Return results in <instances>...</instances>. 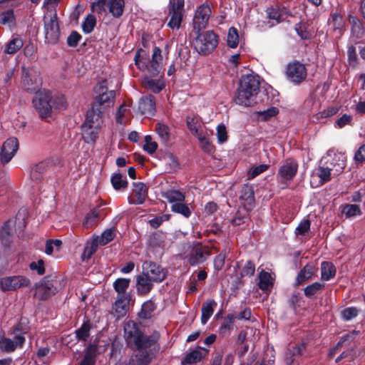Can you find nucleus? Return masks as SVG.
Wrapping results in <instances>:
<instances>
[{"label":"nucleus","instance_id":"f257e3e1","mask_svg":"<svg viewBox=\"0 0 365 365\" xmlns=\"http://www.w3.org/2000/svg\"><path fill=\"white\" fill-rule=\"evenodd\" d=\"M124 338L130 348L142 351L136 355L138 365H148L150 362L149 354L144 351L153 346L158 337L144 334L137 323L129 320L124 324Z\"/></svg>","mask_w":365,"mask_h":365},{"label":"nucleus","instance_id":"f03ea898","mask_svg":"<svg viewBox=\"0 0 365 365\" xmlns=\"http://www.w3.org/2000/svg\"><path fill=\"white\" fill-rule=\"evenodd\" d=\"M259 88V76L254 74L242 76L236 93L235 103L247 107L253 106L257 102Z\"/></svg>","mask_w":365,"mask_h":365},{"label":"nucleus","instance_id":"7ed1b4c3","mask_svg":"<svg viewBox=\"0 0 365 365\" xmlns=\"http://www.w3.org/2000/svg\"><path fill=\"white\" fill-rule=\"evenodd\" d=\"M32 103L41 118L50 117L53 109L63 110L66 108L64 96H52L48 91H41L33 98Z\"/></svg>","mask_w":365,"mask_h":365},{"label":"nucleus","instance_id":"20e7f679","mask_svg":"<svg viewBox=\"0 0 365 365\" xmlns=\"http://www.w3.org/2000/svg\"><path fill=\"white\" fill-rule=\"evenodd\" d=\"M159 47H154L151 59L143 48L137 50L134 61L137 68L142 71H148L151 76H157L162 69L163 56Z\"/></svg>","mask_w":365,"mask_h":365},{"label":"nucleus","instance_id":"39448f33","mask_svg":"<svg viewBox=\"0 0 365 365\" xmlns=\"http://www.w3.org/2000/svg\"><path fill=\"white\" fill-rule=\"evenodd\" d=\"M103 124L102 116L93 110H88L85 122L81 125L82 138L85 143H93L98 138Z\"/></svg>","mask_w":365,"mask_h":365},{"label":"nucleus","instance_id":"423d86ee","mask_svg":"<svg viewBox=\"0 0 365 365\" xmlns=\"http://www.w3.org/2000/svg\"><path fill=\"white\" fill-rule=\"evenodd\" d=\"M124 6V0H96L91 4L93 12L99 15L110 13L114 18H119L123 15Z\"/></svg>","mask_w":365,"mask_h":365},{"label":"nucleus","instance_id":"0eeeda50","mask_svg":"<svg viewBox=\"0 0 365 365\" xmlns=\"http://www.w3.org/2000/svg\"><path fill=\"white\" fill-rule=\"evenodd\" d=\"M218 41V36L212 31H200L194 39L195 49L200 54L206 56L215 50Z\"/></svg>","mask_w":365,"mask_h":365},{"label":"nucleus","instance_id":"6e6552de","mask_svg":"<svg viewBox=\"0 0 365 365\" xmlns=\"http://www.w3.org/2000/svg\"><path fill=\"white\" fill-rule=\"evenodd\" d=\"M105 82H102L96 88V93H98L95 98V101L89 110H93L95 113H99L102 116L103 110L113 106L115 97V91H108Z\"/></svg>","mask_w":365,"mask_h":365},{"label":"nucleus","instance_id":"1a4fd4ad","mask_svg":"<svg viewBox=\"0 0 365 365\" xmlns=\"http://www.w3.org/2000/svg\"><path fill=\"white\" fill-rule=\"evenodd\" d=\"M45 41L48 43H56L60 37V29L56 11H48L43 17Z\"/></svg>","mask_w":365,"mask_h":365},{"label":"nucleus","instance_id":"9d476101","mask_svg":"<svg viewBox=\"0 0 365 365\" xmlns=\"http://www.w3.org/2000/svg\"><path fill=\"white\" fill-rule=\"evenodd\" d=\"M41 85L42 79L38 71L22 67L21 86L25 91L36 95Z\"/></svg>","mask_w":365,"mask_h":365},{"label":"nucleus","instance_id":"9b49d317","mask_svg":"<svg viewBox=\"0 0 365 365\" xmlns=\"http://www.w3.org/2000/svg\"><path fill=\"white\" fill-rule=\"evenodd\" d=\"M322 162L331 168L334 176H337L343 173L346 167V156L343 153L329 150L323 157L321 163Z\"/></svg>","mask_w":365,"mask_h":365},{"label":"nucleus","instance_id":"f8f14e48","mask_svg":"<svg viewBox=\"0 0 365 365\" xmlns=\"http://www.w3.org/2000/svg\"><path fill=\"white\" fill-rule=\"evenodd\" d=\"M57 278L46 277L36 284L34 295L40 300H46L52 295H54L59 287L57 284Z\"/></svg>","mask_w":365,"mask_h":365},{"label":"nucleus","instance_id":"ddd939ff","mask_svg":"<svg viewBox=\"0 0 365 365\" xmlns=\"http://www.w3.org/2000/svg\"><path fill=\"white\" fill-rule=\"evenodd\" d=\"M185 0H170L168 5L169 21L168 26L172 29L180 27L184 15Z\"/></svg>","mask_w":365,"mask_h":365},{"label":"nucleus","instance_id":"4468645a","mask_svg":"<svg viewBox=\"0 0 365 365\" xmlns=\"http://www.w3.org/2000/svg\"><path fill=\"white\" fill-rule=\"evenodd\" d=\"M143 273L155 283L164 281L168 275V270L157 263L147 260L142 265Z\"/></svg>","mask_w":365,"mask_h":365},{"label":"nucleus","instance_id":"2eb2a0df","mask_svg":"<svg viewBox=\"0 0 365 365\" xmlns=\"http://www.w3.org/2000/svg\"><path fill=\"white\" fill-rule=\"evenodd\" d=\"M286 76L292 83L297 85L300 84L307 76L305 65L299 61L289 63L287 67Z\"/></svg>","mask_w":365,"mask_h":365},{"label":"nucleus","instance_id":"dca6fc26","mask_svg":"<svg viewBox=\"0 0 365 365\" xmlns=\"http://www.w3.org/2000/svg\"><path fill=\"white\" fill-rule=\"evenodd\" d=\"M30 280L22 275L4 277L0 279V287L3 292L14 291L29 286Z\"/></svg>","mask_w":365,"mask_h":365},{"label":"nucleus","instance_id":"f3484780","mask_svg":"<svg viewBox=\"0 0 365 365\" xmlns=\"http://www.w3.org/2000/svg\"><path fill=\"white\" fill-rule=\"evenodd\" d=\"M211 14V9L207 4H202L197 8L193 18V27L197 32L201 31L206 27Z\"/></svg>","mask_w":365,"mask_h":365},{"label":"nucleus","instance_id":"a211bd4d","mask_svg":"<svg viewBox=\"0 0 365 365\" xmlns=\"http://www.w3.org/2000/svg\"><path fill=\"white\" fill-rule=\"evenodd\" d=\"M19 149V140L11 137L5 140L1 148L0 161L4 165L11 160Z\"/></svg>","mask_w":365,"mask_h":365},{"label":"nucleus","instance_id":"6ab92c4d","mask_svg":"<svg viewBox=\"0 0 365 365\" xmlns=\"http://www.w3.org/2000/svg\"><path fill=\"white\" fill-rule=\"evenodd\" d=\"M333 176L331 168L324 163L313 171L311 185L312 187H319L331 180Z\"/></svg>","mask_w":365,"mask_h":365},{"label":"nucleus","instance_id":"aec40b11","mask_svg":"<svg viewBox=\"0 0 365 365\" xmlns=\"http://www.w3.org/2000/svg\"><path fill=\"white\" fill-rule=\"evenodd\" d=\"M266 16L275 24H279L289 16V10L282 4L273 3L268 6L265 10Z\"/></svg>","mask_w":365,"mask_h":365},{"label":"nucleus","instance_id":"412c9836","mask_svg":"<svg viewBox=\"0 0 365 365\" xmlns=\"http://www.w3.org/2000/svg\"><path fill=\"white\" fill-rule=\"evenodd\" d=\"M297 169V162L292 158H289L279 168L278 175L282 181H290L296 175Z\"/></svg>","mask_w":365,"mask_h":365},{"label":"nucleus","instance_id":"4be33fe9","mask_svg":"<svg viewBox=\"0 0 365 365\" xmlns=\"http://www.w3.org/2000/svg\"><path fill=\"white\" fill-rule=\"evenodd\" d=\"M207 254L206 248L200 242H194L188 256V262L192 266L201 264L205 261Z\"/></svg>","mask_w":365,"mask_h":365},{"label":"nucleus","instance_id":"5701e85b","mask_svg":"<svg viewBox=\"0 0 365 365\" xmlns=\"http://www.w3.org/2000/svg\"><path fill=\"white\" fill-rule=\"evenodd\" d=\"M132 197L129 200L130 204H143L148 197V187L145 184L140 182H133Z\"/></svg>","mask_w":365,"mask_h":365},{"label":"nucleus","instance_id":"b1692460","mask_svg":"<svg viewBox=\"0 0 365 365\" xmlns=\"http://www.w3.org/2000/svg\"><path fill=\"white\" fill-rule=\"evenodd\" d=\"M153 280L148 277L145 273H141L136 277V290L140 296H145L149 294L153 288Z\"/></svg>","mask_w":365,"mask_h":365},{"label":"nucleus","instance_id":"393cba45","mask_svg":"<svg viewBox=\"0 0 365 365\" xmlns=\"http://www.w3.org/2000/svg\"><path fill=\"white\" fill-rule=\"evenodd\" d=\"M240 200L246 210L251 209L255 204L254 187L252 185L245 184L241 189Z\"/></svg>","mask_w":365,"mask_h":365},{"label":"nucleus","instance_id":"a878e982","mask_svg":"<svg viewBox=\"0 0 365 365\" xmlns=\"http://www.w3.org/2000/svg\"><path fill=\"white\" fill-rule=\"evenodd\" d=\"M138 109L141 114L153 115L155 112V101L153 96L148 95L140 98Z\"/></svg>","mask_w":365,"mask_h":365},{"label":"nucleus","instance_id":"bb28decb","mask_svg":"<svg viewBox=\"0 0 365 365\" xmlns=\"http://www.w3.org/2000/svg\"><path fill=\"white\" fill-rule=\"evenodd\" d=\"M130 300V297L117 296L116 301L113 306V314L117 319L126 314Z\"/></svg>","mask_w":365,"mask_h":365},{"label":"nucleus","instance_id":"cd10ccee","mask_svg":"<svg viewBox=\"0 0 365 365\" xmlns=\"http://www.w3.org/2000/svg\"><path fill=\"white\" fill-rule=\"evenodd\" d=\"M329 24L333 27L334 31L339 36H341L345 29L346 25L342 14L337 10L335 11H332L329 18Z\"/></svg>","mask_w":365,"mask_h":365},{"label":"nucleus","instance_id":"c85d7f7f","mask_svg":"<svg viewBox=\"0 0 365 365\" xmlns=\"http://www.w3.org/2000/svg\"><path fill=\"white\" fill-rule=\"evenodd\" d=\"M14 224L15 222L13 220H9L0 230V240L5 247L9 246L12 240Z\"/></svg>","mask_w":365,"mask_h":365},{"label":"nucleus","instance_id":"c756f323","mask_svg":"<svg viewBox=\"0 0 365 365\" xmlns=\"http://www.w3.org/2000/svg\"><path fill=\"white\" fill-rule=\"evenodd\" d=\"M208 353V349L198 347L197 349L192 350L190 353L187 354L186 356L182 359V364H191L197 363Z\"/></svg>","mask_w":365,"mask_h":365},{"label":"nucleus","instance_id":"7c9ffc66","mask_svg":"<svg viewBox=\"0 0 365 365\" xmlns=\"http://www.w3.org/2000/svg\"><path fill=\"white\" fill-rule=\"evenodd\" d=\"M217 302L214 299H209L204 302L201 309V323L205 324L214 313Z\"/></svg>","mask_w":365,"mask_h":365},{"label":"nucleus","instance_id":"2f4dec72","mask_svg":"<svg viewBox=\"0 0 365 365\" xmlns=\"http://www.w3.org/2000/svg\"><path fill=\"white\" fill-rule=\"evenodd\" d=\"M258 286L264 292L270 291L273 286L274 278L272 274L263 269L259 272Z\"/></svg>","mask_w":365,"mask_h":365},{"label":"nucleus","instance_id":"473e14b6","mask_svg":"<svg viewBox=\"0 0 365 365\" xmlns=\"http://www.w3.org/2000/svg\"><path fill=\"white\" fill-rule=\"evenodd\" d=\"M98 346L94 344H89L86 350L83 359L79 365H95Z\"/></svg>","mask_w":365,"mask_h":365},{"label":"nucleus","instance_id":"72a5a7b5","mask_svg":"<svg viewBox=\"0 0 365 365\" xmlns=\"http://www.w3.org/2000/svg\"><path fill=\"white\" fill-rule=\"evenodd\" d=\"M130 280L126 278H118L113 282V288L118 293V296H125L131 297L130 294L127 292L129 287Z\"/></svg>","mask_w":365,"mask_h":365},{"label":"nucleus","instance_id":"f704fd0d","mask_svg":"<svg viewBox=\"0 0 365 365\" xmlns=\"http://www.w3.org/2000/svg\"><path fill=\"white\" fill-rule=\"evenodd\" d=\"M317 271L316 267L313 264L308 263L299 272L297 277V282L302 284L307 280L311 279Z\"/></svg>","mask_w":365,"mask_h":365},{"label":"nucleus","instance_id":"c9c22d12","mask_svg":"<svg viewBox=\"0 0 365 365\" xmlns=\"http://www.w3.org/2000/svg\"><path fill=\"white\" fill-rule=\"evenodd\" d=\"M157 305L153 299L145 302L141 307L138 317L143 319H147L151 317L152 313L156 309Z\"/></svg>","mask_w":365,"mask_h":365},{"label":"nucleus","instance_id":"e433bc0d","mask_svg":"<svg viewBox=\"0 0 365 365\" xmlns=\"http://www.w3.org/2000/svg\"><path fill=\"white\" fill-rule=\"evenodd\" d=\"M336 270L334 265L330 262H323L321 264V278L324 281H329L334 278Z\"/></svg>","mask_w":365,"mask_h":365},{"label":"nucleus","instance_id":"4c0bfd02","mask_svg":"<svg viewBox=\"0 0 365 365\" xmlns=\"http://www.w3.org/2000/svg\"><path fill=\"white\" fill-rule=\"evenodd\" d=\"M306 346L304 343H300L292 347V349L287 353L285 361L287 364H291L295 359V357L302 356L305 351Z\"/></svg>","mask_w":365,"mask_h":365},{"label":"nucleus","instance_id":"58836bf2","mask_svg":"<svg viewBox=\"0 0 365 365\" xmlns=\"http://www.w3.org/2000/svg\"><path fill=\"white\" fill-rule=\"evenodd\" d=\"M110 182L115 190H125L128 186L126 177L119 172L115 173L111 175Z\"/></svg>","mask_w":365,"mask_h":365},{"label":"nucleus","instance_id":"ea45409f","mask_svg":"<svg viewBox=\"0 0 365 365\" xmlns=\"http://www.w3.org/2000/svg\"><path fill=\"white\" fill-rule=\"evenodd\" d=\"M162 197L171 203L183 202L185 195L180 191L176 190H168L162 192Z\"/></svg>","mask_w":365,"mask_h":365},{"label":"nucleus","instance_id":"a19ab883","mask_svg":"<svg viewBox=\"0 0 365 365\" xmlns=\"http://www.w3.org/2000/svg\"><path fill=\"white\" fill-rule=\"evenodd\" d=\"M235 322V317L232 314L226 316L221 326L219 328V333L220 335L229 334L233 329L234 323Z\"/></svg>","mask_w":365,"mask_h":365},{"label":"nucleus","instance_id":"79ce46f5","mask_svg":"<svg viewBox=\"0 0 365 365\" xmlns=\"http://www.w3.org/2000/svg\"><path fill=\"white\" fill-rule=\"evenodd\" d=\"M24 46V42L19 36H14L5 46L4 52L8 54H14Z\"/></svg>","mask_w":365,"mask_h":365},{"label":"nucleus","instance_id":"37998d69","mask_svg":"<svg viewBox=\"0 0 365 365\" xmlns=\"http://www.w3.org/2000/svg\"><path fill=\"white\" fill-rule=\"evenodd\" d=\"M91 326L88 321L83 322L81 327L75 331L78 340L86 341L90 336Z\"/></svg>","mask_w":365,"mask_h":365},{"label":"nucleus","instance_id":"c03bdc74","mask_svg":"<svg viewBox=\"0 0 365 365\" xmlns=\"http://www.w3.org/2000/svg\"><path fill=\"white\" fill-rule=\"evenodd\" d=\"M342 213L348 218L359 216L362 214L359 206L355 204L345 205L342 209Z\"/></svg>","mask_w":365,"mask_h":365},{"label":"nucleus","instance_id":"a18cd8bd","mask_svg":"<svg viewBox=\"0 0 365 365\" xmlns=\"http://www.w3.org/2000/svg\"><path fill=\"white\" fill-rule=\"evenodd\" d=\"M171 210L175 213L182 215L186 218H188L191 215V210L190 207L182 203V202H176L172 205Z\"/></svg>","mask_w":365,"mask_h":365},{"label":"nucleus","instance_id":"49530a36","mask_svg":"<svg viewBox=\"0 0 365 365\" xmlns=\"http://www.w3.org/2000/svg\"><path fill=\"white\" fill-rule=\"evenodd\" d=\"M115 237V229L110 228L106 230L101 236L96 237L100 245H105L112 241Z\"/></svg>","mask_w":365,"mask_h":365},{"label":"nucleus","instance_id":"de8ad7c7","mask_svg":"<svg viewBox=\"0 0 365 365\" xmlns=\"http://www.w3.org/2000/svg\"><path fill=\"white\" fill-rule=\"evenodd\" d=\"M227 43V46L232 48H235L238 46L239 34L236 28L232 26L229 29Z\"/></svg>","mask_w":365,"mask_h":365},{"label":"nucleus","instance_id":"09e8293b","mask_svg":"<svg viewBox=\"0 0 365 365\" xmlns=\"http://www.w3.org/2000/svg\"><path fill=\"white\" fill-rule=\"evenodd\" d=\"M96 24V18L93 14H88L82 22V30L85 34H90Z\"/></svg>","mask_w":365,"mask_h":365},{"label":"nucleus","instance_id":"8fccbe9b","mask_svg":"<svg viewBox=\"0 0 365 365\" xmlns=\"http://www.w3.org/2000/svg\"><path fill=\"white\" fill-rule=\"evenodd\" d=\"M155 130L162 141L167 142L169 140V128L166 125L161 123H156Z\"/></svg>","mask_w":365,"mask_h":365},{"label":"nucleus","instance_id":"3c124183","mask_svg":"<svg viewBox=\"0 0 365 365\" xmlns=\"http://www.w3.org/2000/svg\"><path fill=\"white\" fill-rule=\"evenodd\" d=\"M15 21L14 10L10 9L0 13V24L3 25H11Z\"/></svg>","mask_w":365,"mask_h":365},{"label":"nucleus","instance_id":"603ef678","mask_svg":"<svg viewBox=\"0 0 365 365\" xmlns=\"http://www.w3.org/2000/svg\"><path fill=\"white\" fill-rule=\"evenodd\" d=\"M359 313V310L354 307L345 308L341 312V318L346 321H350L356 317Z\"/></svg>","mask_w":365,"mask_h":365},{"label":"nucleus","instance_id":"864d4df0","mask_svg":"<svg viewBox=\"0 0 365 365\" xmlns=\"http://www.w3.org/2000/svg\"><path fill=\"white\" fill-rule=\"evenodd\" d=\"M324 287V284L319 282H314L312 284L307 286L304 289V295L307 297H312L315 295L318 292L322 290Z\"/></svg>","mask_w":365,"mask_h":365},{"label":"nucleus","instance_id":"5fc2aeb1","mask_svg":"<svg viewBox=\"0 0 365 365\" xmlns=\"http://www.w3.org/2000/svg\"><path fill=\"white\" fill-rule=\"evenodd\" d=\"M98 215L99 211L97 209H93L86 216L83 225L86 227H92L96 222Z\"/></svg>","mask_w":365,"mask_h":365},{"label":"nucleus","instance_id":"6e6d98bb","mask_svg":"<svg viewBox=\"0 0 365 365\" xmlns=\"http://www.w3.org/2000/svg\"><path fill=\"white\" fill-rule=\"evenodd\" d=\"M158 144L156 142L152 140L150 135H146L145 137V144L143 145V150L148 152L149 154H153L157 150Z\"/></svg>","mask_w":365,"mask_h":365},{"label":"nucleus","instance_id":"4d7b16f0","mask_svg":"<svg viewBox=\"0 0 365 365\" xmlns=\"http://www.w3.org/2000/svg\"><path fill=\"white\" fill-rule=\"evenodd\" d=\"M186 123L191 133L197 132V130L202 127L200 122L195 117L188 116L186 119Z\"/></svg>","mask_w":365,"mask_h":365},{"label":"nucleus","instance_id":"13d9d810","mask_svg":"<svg viewBox=\"0 0 365 365\" xmlns=\"http://www.w3.org/2000/svg\"><path fill=\"white\" fill-rule=\"evenodd\" d=\"M0 348L7 352L14 351L16 345H15L14 341L9 338H3L0 341Z\"/></svg>","mask_w":365,"mask_h":365},{"label":"nucleus","instance_id":"bf43d9fd","mask_svg":"<svg viewBox=\"0 0 365 365\" xmlns=\"http://www.w3.org/2000/svg\"><path fill=\"white\" fill-rule=\"evenodd\" d=\"M147 86L154 93H159L164 88V83L160 80L148 79Z\"/></svg>","mask_w":365,"mask_h":365},{"label":"nucleus","instance_id":"052dcab7","mask_svg":"<svg viewBox=\"0 0 365 365\" xmlns=\"http://www.w3.org/2000/svg\"><path fill=\"white\" fill-rule=\"evenodd\" d=\"M130 106L129 105H127L126 103H123V105H121L117 113H116V116H115V120H116V123H120V124H123L125 123L124 120H123V117L126 115V113L128 112V107Z\"/></svg>","mask_w":365,"mask_h":365},{"label":"nucleus","instance_id":"680f3d73","mask_svg":"<svg viewBox=\"0 0 365 365\" xmlns=\"http://www.w3.org/2000/svg\"><path fill=\"white\" fill-rule=\"evenodd\" d=\"M311 222L309 220H304L302 221L295 229V234L297 235H303L307 232L310 229Z\"/></svg>","mask_w":365,"mask_h":365},{"label":"nucleus","instance_id":"e2e57ef3","mask_svg":"<svg viewBox=\"0 0 365 365\" xmlns=\"http://www.w3.org/2000/svg\"><path fill=\"white\" fill-rule=\"evenodd\" d=\"M255 272V264L252 261H247L241 270V275L245 276H252Z\"/></svg>","mask_w":365,"mask_h":365},{"label":"nucleus","instance_id":"0e129e2a","mask_svg":"<svg viewBox=\"0 0 365 365\" xmlns=\"http://www.w3.org/2000/svg\"><path fill=\"white\" fill-rule=\"evenodd\" d=\"M269 168V165L266 164L259 165L254 168H252L248 174L249 179H253L260 175L261 173L265 172Z\"/></svg>","mask_w":365,"mask_h":365},{"label":"nucleus","instance_id":"69168bd1","mask_svg":"<svg viewBox=\"0 0 365 365\" xmlns=\"http://www.w3.org/2000/svg\"><path fill=\"white\" fill-rule=\"evenodd\" d=\"M217 137L220 143H223L227 140V133L224 124H220L217 128Z\"/></svg>","mask_w":365,"mask_h":365},{"label":"nucleus","instance_id":"338daca9","mask_svg":"<svg viewBox=\"0 0 365 365\" xmlns=\"http://www.w3.org/2000/svg\"><path fill=\"white\" fill-rule=\"evenodd\" d=\"M81 36L77 31H72L67 38V44L71 47H76L78 44Z\"/></svg>","mask_w":365,"mask_h":365},{"label":"nucleus","instance_id":"774afa93","mask_svg":"<svg viewBox=\"0 0 365 365\" xmlns=\"http://www.w3.org/2000/svg\"><path fill=\"white\" fill-rule=\"evenodd\" d=\"M354 160L357 163L365 162V144L361 145L356 151Z\"/></svg>","mask_w":365,"mask_h":365}]
</instances>
